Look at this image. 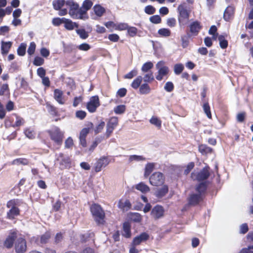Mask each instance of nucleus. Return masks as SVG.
Here are the masks:
<instances>
[{"label": "nucleus", "instance_id": "1", "mask_svg": "<svg viewBox=\"0 0 253 253\" xmlns=\"http://www.w3.org/2000/svg\"><path fill=\"white\" fill-rule=\"evenodd\" d=\"M47 132L50 139L54 143V148L59 149L63 143L64 131H62L58 126H54L48 130Z\"/></svg>", "mask_w": 253, "mask_h": 253}, {"label": "nucleus", "instance_id": "2", "mask_svg": "<svg viewBox=\"0 0 253 253\" xmlns=\"http://www.w3.org/2000/svg\"><path fill=\"white\" fill-rule=\"evenodd\" d=\"M20 201L18 199H13L9 201L6 204V207L9 209L7 212L6 217L9 219H14L20 214V210L18 206Z\"/></svg>", "mask_w": 253, "mask_h": 253}, {"label": "nucleus", "instance_id": "3", "mask_svg": "<svg viewBox=\"0 0 253 253\" xmlns=\"http://www.w3.org/2000/svg\"><path fill=\"white\" fill-rule=\"evenodd\" d=\"M178 21L179 27H184L188 22L190 16V11L187 9L185 4H180L177 7Z\"/></svg>", "mask_w": 253, "mask_h": 253}, {"label": "nucleus", "instance_id": "4", "mask_svg": "<svg viewBox=\"0 0 253 253\" xmlns=\"http://www.w3.org/2000/svg\"><path fill=\"white\" fill-rule=\"evenodd\" d=\"M90 211L97 224H104L105 213L100 205L97 204L92 205L90 207Z\"/></svg>", "mask_w": 253, "mask_h": 253}, {"label": "nucleus", "instance_id": "5", "mask_svg": "<svg viewBox=\"0 0 253 253\" xmlns=\"http://www.w3.org/2000/svg\"><path fill=\"white\" fill-rule=\"evenodd\" d=\"M66 4L70 7L69 14L70 16L73 19L81 20L79 4L73 0H67Z\"/></svg>", "mask_w": 253, "mask_h": 253}, {"label": "nucleus", "instance_id": "6", "mask_svg": "<svg viewBox=\"0 0 253 253\" xmlns=\"http://www.w3.org/2000/svg\"><path fill=\"white\" fill-rule=\"evenodd\" d=\"M56 160L58 162L61 169H69L71 167V160L68 156L65 155L62 153L56 154Z\"/></svg>", "mask_w": 253, "mask_h": 253}, {"label": "nucleus", "instance_id": "7", "mask_svg": "<svg viewBox=\"0 0 253 253\" xmlns=\"http://www.w3.org/2000/svg\"><path fill=\"white\" fill-rule=\"evenodd\" d=\"M165 182L164 174L160 172L153 173L149 178L150 183L154 186L162 185Z\"/></svg>", "mask_w": 253, "mask_h": 253}, {"label": "nucleus", "instance_id": "8", "mask_svg": "<svg viewBox=\"0 0 253 253\" xmlns=\"http://www.w3.org/2000/svg\"><path fill=\"white\" fill-rule=\"evenodd\" d=\"M93 5V2L91 0H84L80 7V15L81 20H86L89 17L87 11L89 10Z\"/></svg>", "mask_w": 253, "mask_h": 253}, {"label": "nucleus", "instance_id": "9", "mask_svg": "<svg viewBox=\"0 0 253 253\" xmlns=\"http://www.w3.org/2000/svg\"><path fill=\"white\" fill-rule=\"evenodd\" d=\"M100 106L99 99L98 96H92L86 104V108L90 113H94Z\"/></svg>", "mask_w": 253, "mask_h": 253}, {"label": "nucleus", "instance_id": "10", "mask_svg": "<svg viewBox=\"0 0 253 253\" xmlns=\"http://www.w3.org/2000/svg\"><path fill=\"white\" fill-rule=\"evenodd\" d=\"M165 210L163 206L157 205L154 207L151 211V216L155 220L163 217L164 215Z\"/></svg>", "mask_w": 253, "mask_h": 253}, {"label": "nucleus", "instance_id": "11", "mask_svg": "<svg viewBox=\"0 0 253 253\" xmlns=\"http://www.w3.org/2000/svg\"><path fill=\"white\" fill-rule=\"evenodd\" d=\"M15 249L17 253H24L26 252L27 245L24 238L20 237L17 239L15 244Z\"/></svg>", "mask_w": 253, "mask_h": 253}, {"label": "nucleus", "instance_id": "12", "mask_svg": "<svg viewBox=\"0 0 253 253\" xmlns=\"http://www.w3.org/2000/svg\"><path fill=\"white\" fill-rule=\"evenodd\" d=\"M118 124V118L116 117H112L107 124V129L106 132V135L108 138L115 128L117 126Z\"/></svg>", "mask_w": 253, "mask_h": 253}, {"label": "nucleus", "instance_id": "13", "mask_svg": "<svg viewBox=\"0 0 253 253\" xmlns=\"http://www.w3.org/2000/svg\"><path fill=\"white\" fill-rule=\"evenodd\" d=\"M108 159L106 157H101L95 164L94 170L96 172L101 170L103 168H105L109 164Z\"/></svg>", "mask_w": 253, "mask_h": 253}, {"label": "nucleus", "instance_id": "14", "mask_svg": "<svg viewBox=\"0 0 253 253\" xmlns=\"http://www.w3.org/2000/svg\"><path fill=\"white\" fill-rule=\"evenodd\" d=\"M209 169V167H205L201 170L196 175L197 180L198 181H202L207 179L210 175Z\"/></svg>", "mask_w": 253, "mask_h": 253}, {"label": "nucleus", "instance_id": "15", "mask_svg": "<svg viewBox=\"0 0 253 253\" xmlns=\"http://www.w3.org/2000/svg\"><path fill=\"white\" fill-rule=\"evenodd\" d=\"M149 238V235L146 232H142L140 235L136 236L133 239L132 244L133 245L138 246L142 242H145Z\"/></svg>", "mask_w": 253, "mask_h": 253}, {"label": "nucleus", "instance_id": "16", "mask_svg": "<svg viewBox=\"0 0 253 253\" xmlns=\"http://www.w3.org/2000/svg\"><path fill=\"white\" fill-rule=\"evenodd\" d=\"M17 238V233L13 231L10 233L4 243V246L8 249L11 248L13 245L14 241Z\"/></svg>", "mask_w": 253, "mask_h": 253}, {"label": "nucleus", "instance_id": "17", "mask_svg": "<svg viewBox=\"0 0 253 253\" xmlns=\"http://www.w3.org/2000/svg\"><path fill=\"white\" fill-rule=\"evenodd\" d=\"M50 238V233L48 232H45L44 234L42 235L40 238L33 237V239L39 245L45 244L47 243Z\"/></svg>", "mask_w": 253, "mask_h": 253}, {"label": "nucleus", "instance_id": "18", "mask_svg": "<svg viewBox=\"0 0 253 253\" xmlns=\"http://www.w3.org/2000/svg\"><path fill=\"white\" fill-rule=\"evenodd\" d=\"M190 32L192 35L194 36H197L201 29L202 26L200 25V23L198 21H195L192 22L189 25Z\"/></svg>", "mask_w": 253, "mask_h": 253}, {"label": "nucleus", "instance_id": "19", "mask_svg": "<svg viewBox=\"0 0 253 253\" xmlns=\"http://www.w3.org/2000/svg\"><path fill=\"white\" fill-rule=\"evenodd\" d=\"M203 197L197 193L191 194L188 198V203L191 205H196L203 200Z\"/></svg>", "mask_w": 253, "mask_h": 253}, {"label": "nucleus", "instance_id": "20", "mask_svg": "<svg viewBox=\"0 0 253 253\" xmlns=\"http://www.w3.org/2000/svg\"><path fill=\"white\" fill-rule=\"evenodd\" d=\"M169 192V187L167 185H164L162 187L158 188L155 192V196L158 198H162Z\"/></svg>", "mask_w": 253, "mask_h": 253}, {"label": "nucleus", "instance_id": "21", "mask_svg": "<svg viewBox=\"0 0 253 253\" xmlns=\"http://www.w3.org/2000/svg\"><path fill=\"white\" fill-rule=\"evenodd\" d=\"M207 188V182L206 181L202 182L198 184L196 187V191L197 194L200 195L204 198Z\"/></svg>", "mask_w": 253, "mask_h": 253}, {"label": "nucleus", "instance_id": "22", "mask_svg": "<svg viewBox=\"0 0 253 253\" xmlns=\"http://www.w3.org/2000/svg\"><path fill=\"white\" fill-rule=\"evenodd\" d=\"M53 95L54 99L59 104L63 105L65 103V101L63 97V92L62 90L59 89H55Z\"/></svg>", "mask_w": 253, "mask_h": 253}, {"label": "nucleus", "instance_id": "23", "mask_svg": "<svg viewBox=\"0 0 253 253\" xmlns=\"http://www.w3.org/2000/svg\"><path fill=\"white\" fill-rule=\"evenodd\" d=\"M12 44L11 42H1V53L2 55L7 54Z\"/></svg>", "mask_w": 253, "mask_h": 253}, {"label": "nucleus", "instance_id": "24", "mask_svg": "<svg viewBox=\"0 0 253 253\" xmlns=\"http://www.w3.org/2000/svg\"><path fill=\"white\" fill-rule=\"evenodd\" d=\"M123 236L126 238H129L131 237V226L128 222H125L123 223Z\"/></svg>", "mask_w": 253, "mask_h": 253}, {"label": "nucleus", "instance_id": "25", "mask_svg": "<svg viewBox=\"0 0 253 253\" xmlns=\"http://www.w3.org/2000/svg\"><path fill=\"white\" fill-rule=\"evenodd\" d=\"M234 8L232 6H228L224 11L223 18L226 21H228L234 14Z\"/></svg>", "mask_w": 253, "mask_h": 253}, {"label": "nucleus", "instance_id": "26", "mask_svg": "<svg viewBox=\"0 0 253 253\" xmlns=\"http://www.w3.org/2000/svg\"><path fill=\"white\" fill-rule=\"evenodd\" d=\"M93 11L97 17H101L105 12L106 10L104 7L100 4H95L93 7Z\"/></svg>", "mask_w": 253, "mask_h": 253}, {"label": "nucleus", "instance_id": "27", "mask_svg": "<svg viewBox=\"0 0 253 253\" xmlns=\"http://www.w3.org/2000/svg\"><path fill=\"white\" fill-rule=\"evenodd\" d=\"M65 28L68 30H73L75 27L78 28L79 25L76 22H72L71 20L65 18L64 22Z\"/></svg>", "mask_w": 253, "mask_h": 253}, {"label": "nucleus", "instance_id": "28", "mask_svg": "<svg viewBox=\"0 0 253 253\" xmlns=\"http://www.w3.org/2000/svg\"><path fill=\"white\" fill-rule=\"evenodd\" d=\"M169 72V68L168 67L164 68L163 69H160L158 70V75L156 77V79L158 81H162L163 77L167 76Z\"/></svg>", "mask_w": 253, "mask_h": 253}, {"label": "nucleus", "instance_id": "29", "mask_svg": "<svg viewBox=\"0 0 253 253\" xmlns=\"http://www.w3.org/2000/svg\"><path fill=\"white\" fill-rule=\"evenodd\" d=\"M151 88L147 83L142 84L139 87V92L140 94H148L151 92Z\"/></svg>", "mask_w": 253, "mask_h": 253}, {"label": "nucleus", "instance_id": "30", "mask_svg": "<svg viewBox=\"0 0 253 253\" xmlns=\"http://www.w3.org/2000/svg\"><path fill=\"white\" fill-rule=\"evenodd\" d=\"M155 164L153 163H147L145 167L144 176L148 177L154 169Z\"/></svg>", "mask_w": 253, "mask_h": 253}, {"label": "nucleus", "instance_id": "31", "mask_svg": "<svg viewBox=\"0 0 253 253\" xmlns=\"http://www.w3.org/2000/svg\"><path fill=\"white\" fill-rule=\"evenodd\" d=\"M199 151L203 155H206L211 153L212 151V149L206 145L201 144L199 146Z\"/></svg>", "mask_w": 253, "mask_h": 253}, {"label": "nucleus", "instance_id": "32", "mask_svg": "<svg viewBox=\"0 0 253 253\" xmlns=\"http://www.w3.org/2000/svg\"><path fill=\"white\" fill-rule=\"evenodd\" d=\"M135 188L142 193H146L150 191L149 187L143 182H140L136 184Z\"/></svg>", "mask_w": 253, "mask_h": 253}, {"label": "nucleus", "instance_id": "33", "mask_svg": "<svg viewBox=\"0 0 253 253\" xmlns=\"http://www.w3.org/2000/svg\"><path fill=\"white\" fill-rule=\"evenodd\" d=\"M65 3L64 0H53L52 1L53 7L56 10L60 9Z\"/></svg>", "mask_w": 253, "mask_h": 253}, {"label": "nucleus", "instance_id": "34", "mask_svg": "<svg viewBox=\"0 0 253 253\" xmlns=\"http://www.w3.org/2000/svg\"><path fill=\"white\" fill-rule=\"evenodd\" d=\"M142 80V77L141 76H138L133 81L131 84V86L135 89H137L141 85Z\"/></svg>", "mask_w": 253, "mask_h": 253}, {"label": "nucleus", "instance_id": "35", "mask_svg": "<svg viewBox=\"0 0 253 253\" xmlns=\"http://www.w3.org/2000/svg\"><path fill=\"white\" fill-rule=\"evenodd\" d=\"M11 164L13 165H27L28 164V161L26 159L20 158L14 159Z\"/></svg>", "mask_w": 253, "mask_h": 253}, {"label": "nucleus", "instance_id": "36", "mask_svg": "<svg viewBox=\"0 0 253 253\" xmlns=\"http://www.w3.org/2000/svg\"><path fill=\"white\" fill-rule=\"evenodd\" d=\"M218 40L219 42V45L222 49H225L228 46V41L225 39L223 35H219L218 37Z\"/></svg>", "mask_w": 253, "mask_h": 253}, {"label": "nucleus", "instance_id": "37", "mask_svg": "<svg viewBox=\"0 0 253 253\" xmlns=\"http://www.w3.org/2000/svg\"><path fill=\"white\" fill-rule=\"evenodd\" d=\"M46 107L48 110V112L50 115H51L53 116H57L58 112L57 108L55 107L48 103H46Z\"/></svg>", "mask_w": 253, "mask_h": 253}, {"label": "nucleus", "instance_id": "38", "mask_svg": "<svg viewBox=\"0 0 253 253\" xmlns=\"http://www.w3.org/2000/svg\"><path fill=\"white\" fill-rule=\"evenodd\" d=\"M77 34L79 36L80 38L83 40L86 39L88 36V33L84 29H79L76 30Z\"/></svg>", "mask_w": 253, "mask_h": 253}, {"label": "nucleus", "instance_id": "39", "mask_svg": "<svg viewBox=\"0 0 253 253\" xmlns=\"http://www.w3.org/2000/svg\"><path fill=\"white\" fill-rule=\"evenodd\" d=\"M158 33L161 37H168L170 35L171 32L168 28H161L158 30Z\"/></svg>", "mask_w": 253, "mask_h": 253}, {"label": "nucleus", "instance_id": "40", "mask_svg": "<svg viewBox=\"0 0 253 253\" xmlns=\"http://www.w3.org/2000/svg\"><path fill=\"white\" fill-rule=\"evenodd\" d=\"M24 133L26 137L30 139H33L35 137V132L34 129L32 128H26L24 130Z\"/></svg>", "mask_w": 253, "mask_h": 253}, {"label": "nucleus", "instance_id": "41", "mask_svg": "<svg viewBox=\"0 0 253 253\" xmlns=\"http://www.w3.org/2000/svg\"><path fill=\"white\" fill-rule=\"evenodd\" d=\"M27 45L25 43H21L17 48V54L23 56L25 54Z\"/></svg>", "mask_w": 253, "mask_h": 253}, {"label": "nucleus", "instance_id": "42", "mask_svg": "<svg viewBox=\"0 0 253 253\" xmlns=\"http://www.w3.org/2000/svg\"><path fill=\"white\" fill-rule=\"evenodd\" d=\"M153 67V64L151 61H148L143 64L141 67V71L144 73L148 72Z\"/></svg>", "mask_w": 253, "mask_h": 253}, {"label": "nucleus", "instance_id": "43", "mask_svg": "<svg viewBox=\"0 0 253 253\" xmlns=\"http://www.w3.org/2000/svg\"><path fill=\"white\" fill-rule=\"evenodd\" d=\"M190 36L191 35L189 34L181 36L182 46L183 48H185L188 45L189 39Z\"/></svg>", "mask_w": 253, "mask_h": 253}, {"label": "nucleus", "instance_id": "44", "mask_svg": "<svg viewBox=\"0 0 253 253\" xmlns=\"http://www.w3.org/2000/svg\"><path fill=\"white\" fill-rule=\"evenodd\" d=\"M150 123L159 128L161 127L162 121L156 117H152L150 120Z\"/></svg>", "mask_w": 253, "mask_h": 253}, {"label": "nucleus", "instance_id": "45", "mask_svg": "<svg viewBox=\"0 0 253 253\" xmlns=\"http://www.w3.org/2000/svg\"><path fill=\"white\" fill-rule=\"evenodd\" d=\"M6 94H9V89L7 84H3L0 88V95L2 96Z\"/></svg>", "mask_w": 253, "mask_h": 253}, {"label": "nucleus", "instance_id": "46", "mask_svg": "<svg viewBox=\"0 0 253 253\" xmlns=\"http://www.w3.org/2000/svg\"><path fill=\"white\" fill-rule=\"evenodd\" d=\"M130 219L135 222H140L142 220V217L140 213L134 212L131 214Z\"/></svg>", "mask_w": 253, "mask_h": 253}, {"label": "nucleus", "instance_id": "47", "mask_svg": "<svg viewBox=\"0 0 253 253\" xmlns=\"http://www.w3.org/2000/svg\"><path fill=\"white\" fill-rule=\"evenodd\" d=\"M184 69V66L181 63L176 64L174 66V72L176 75L181 74Z\"/></svg>", "mask_w": 253, "mask_h": 253}, {"label": "nucleus", "instance_id": "48", "mask_svg": "<svg viewBox=\"0 0 253 253\" xmlns=\"http://www.w3.org/2000/svg\"><path fill=\"white\" fill-rule=\"evenodd\" d=\"M119 207L121 209L125 210L129 209L131 207V204L128 200H126L124 203L120 201L118 204Z\"/></svg>", "mask_w": 253, "mask_h": 253}, {"label": "nucleus", "instance_id": "49", "mask_svg": "<svg viewBox=\"0 0 253 253\" xmlns=\"http://www.w3.org/2000/svg\"><path fill=\"white\" fill-rule=\"evenodd\" d=\"M203 110L205 113L209 118H211L210 107L208 102L205 103L203 106Z\"/></svg>", "mask_w": 253, "mask_h": 253}, {"label": "nucleus", "instance_id": "50", "mask_svg": "<svg viewBox=\"0 0 253 253\" xmlns=\"http://www.w3.org/2000/svg\"><path fill=\"white\" fill-rule=\"evenodd\" d=\"M146 160V158L143 157L142 156H139V155H130L129 157V161L132 162V161H145Z\"/></svg>", "mask_w": 253, "mask_h": 253}, {"label": "nucleus", "instance_id": "51", "mask_svg": "<svg viewBox=\"0 0 253 253\" xmlns=\"http://www.w3.org/2000/svg\"><path fill=\"white\" fill-rule=\"evenodd\" d=\"M25 123V120L21 117L16 116V122L14 125H12V127H18L23 126Z\"/></svg>", "mask_w": 253, "mask_h": 253}, {"label": "nucleus", "instance_id": "52", "mask_svg": "<svg viewBox=\"0 0 253 253\" xmlns=\"http://www.w3.org/2000/svg\"><path fill=\"white\" fill-rule=\"evenodd\" d=\"M154 80V77L153 73H150L145 74L143 77V81L145 83H150Z\"/></svg>", "mask_w": 253, "mask_h": 253}, {"label": "nucleus", "instance_id": "53", "mask_svg": "<svg viewBox=\"0 0 253 253\" xmlns=\"http://www.w3.org/2000/svg\"><path fill=\"white\" fill-rule=\"evenodd\" d=\"M126 106L124 105H120L116 107L114 109V112L116 114H122L125 112Z\"/></svg>", "mask_w": 253, "mask_h": 253}, {"label": "nucleus", "instance_id": "54", "mask_svg": "<svg viewBox=\"0 0 253 253\" xmlns=\"http://www.w3.org/2000/svg\"><path fill=\"white\" fill-rule=\"evenodd\" d=\"M127 31L130 37H133L137 34V29L136 27H130L128 26Z\"/></svg>", "mask_w": 253, "mask_h": 253}, {"label": "nucleus", "instance_id": "55", "mask_svg": "<svg viewBox=\"0 0 253 253\" xmlns=\"http://www.w3.org/2000/svg\"><path fill=\"white\" fill-rule=\"evenodd\" d=\"M74 145L73 140L71 137H68L65 141V148L70 149Z\"/></svg>", "mask_w": 253, "mask_h": 253}, {"label": "nucleus", "instance_id": "56", "mask_svg": "<svg viewBox=\"0 0 253 253\" xmlns=\"http://www.w3.org/2000/svg\"><path fill=\"white\" fill-rule=\"evenodd\" d=\"M44 63V59L40 56H36L35 57L33 61L34 65L39 66L42 65Z\"/></svg>", "mask_w": 253, "mask_h": 253}, {"label": "nucleus", "instance_id": "57", "mask_svg": "<svg viewBox=\"0 0 253 253\" xmlns=\"http://www.w3.org/2000/svg\"><path fill=\"white\" fill-rule=\"evenodd\" d=\"M150 21L154 24H159L161 22V18L158 15H155L150 17Z\"/></svg>", "mask_w": 253, "mask_h": 253}, {"label": "nucleus", "instance_id": "58", "mask_svg": "<svg viewBox=\"0 0 253 253\" xmlns=\"http://www.w3.org/2000/svg\"><path fill=\"white\" fill-rule=\"evenodd\" d=\"M164 89L167 92H171L174 89V85L172 82H168L164 86Z\"/></svg>", "mask_w": 253, "mask_h": 253}, {"label": "nucleus", "instance_id": "59", "mask_svg": "<svg viewBox=\"0 0 253 253\" xmlns=\"http://www.w3.org/2000/svg\"><path fill=\"white\" fill-rule=\"evenodd\" d=\"M65 18H54L52 20V23L54 26H58L63 23Z\"/></svg>", "mask_w": 253, "mask_h": 253}, {"label": "nucleus", "instance_id": "60", "mask_svg": "<svg viewBox=\"0 0 253 253\" xmlns=\"http://www.w3.org/2000/svg\"><path fill=\"white\" fill-rule=\"evenodd\" d=\"M36 45L34 42H31L30 43L27 50V52L29 55H32L34 53L36 49Z\"/></svg>", "mask_w": 253, "mask_h": 253}, {"label": "nucleus", "instance_id": "61", "mask_svg": "<svg viewBox=\"0 0 253 253\" xmlns=\"http://www.w3.org/2000/svg\"><path fill=\"white\" fill-rule=\"evenodd\" d=\"M155 11L156 9L155 7L150 5L146 6L144 9L145 12L149 15L154 14L155 12Z\"/></svg>", "mask_w": 253, "mask_h": 253}, {"label": "nucleus", "instance_id": "62", "mask_svg": "<svg viewBox=\"0 0 253 253\" xmlns=\"http://www.w3.org/2000/svg\"><path fill=\"white\" fill-rule=\"evenodd\" d=\"M91 48L90 45L86 43H83L78 46V48L82 51H87Z\"/></svg>", "mask_w": 253, "mask_h": 253}, {"label": "nucleus", "instance_id": "63", "mask_svg": "<svg viewBox=\"0 0 253 253\" xmlns=\"http://www.w3.org/2000/svg\"><path fill=\"white\" fill-rule=\"evenodd\" d=\"M176 24V21L174 18H168L167 20V25L170 28L175 27Z\"/></svg>", "mask_w": 253, "mask_h": 253}, {"label": "nucleus", "instance_id": "64", "mask_svg": "<svg viewBox=\"0 0 253 253\" xmlns=\"http://www.w3.org/2000/svg\"><path fill=\"white\" fill-rule=\"evenodd\" d=\"M240 253H253V246H250L248 248L243 249Z\"/></svg>", "mask_w": 253, "mask_h": 253}]
</instances>
